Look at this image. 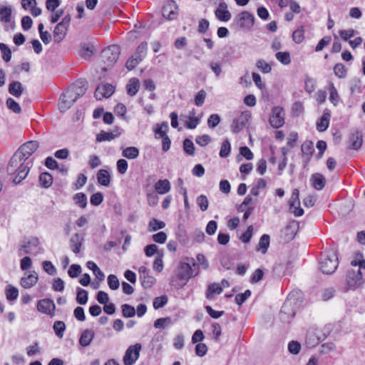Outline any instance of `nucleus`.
<instances>
[{"instance_id": "obj_1", "label": "nucleus", "mask_w": 365, "mask_h": 365, "mask_svg": "<svg viewBox=\"0 0 365 365\" xmlns=\"http://www.w3.org/2000/svg\"><path fill=\"white\" fill-rule=\"evenodd\" d=\"M29 162L21 159L19 154L14 153L10 159L6 171L10 175H15L13 182L15 185L19 184L28 175L30 170Z\"/></svg>"}, {"instance_id": "obj_2", "label": "nucleus", "mask_w": 365, "mask_h": 365, "mask_svg": "<svg viewBox=\"0 0 365 365\" xmlns=\"http://www.w3.org/2000/svg\"><path fill=\"white\" fill-rule=\"evenodd\" d=\"M298 294H299L298 292H291L284 302L279 314V319L283 323L289 324L294 317L297 309L302 302L297 297Z\"/></svg>"}, {"instance_id": "obj_3", "label": "nucleus", "mask_w": 365, "mask_h": 365, "mask_svg": "<svg viewBox=\"0 0 365 365\" xmlns=\"http://www.w3.org/2000/svg\"><path fill=\"white\" fill-rule=\"evenodd\" d=\"M319 265L320 269L324 274L334 273L339 265L336 251L334 249H329L322 253Z\"/></svg>"}, {"instance_id": "obj_4", "label": "nucleus", "mask_w": 365, "mask_h": 365, "mask_svg": "<svg viewBox=\"0 0 365 365\" xmlns=\"http://www.w3.org/2000/svg\"><path fill=\"white\" fill-rule=\"evenodd\" d=\"M234 24L238 29L250 30L255 24V16L250 12L244 11L235 17Z\"/></svg>"}, {"instance_id": "obj_5", "label": "nucleus", "mask_w": 365, "mask_h": 365, "mask_svg": "<svg viewBox=\"0 0 365 365\" xmlns=\"http://www.w3.org/2000/svg\"><path fill=\"white\" fill-rule=\"evenodd\" d=\"M198 265L193 259H188V262H181L180 264V276L182 279H189L197 274Z\"/></svg>"}, {"instance_id": "obj_6", "label": "nucleus", "mask_w": 365, "mask_h": 365, "mask_svg": "<svg viewBox=\"0 0 365 365\" xmlns=\"http://www.w3.org/2000/svg\"><path fill=\"white\" fill-rule=\"evenodd\" d=\"M120 50L117 45H110L102 51L101 56L104 63L108 66H113L119 58Z\"/></svg>"}, {"instance_id": "obj_7", "label": "nucleus", "mask_w": 365, "mask_h": 365, "mask_svg": "<svg viewBox=\"0 0 365 365\" xmlns=\"http://www.w3.org/2000/svg\"><path fill=\"white\" fill-rule=\"evenodd\" d=\"M78 96L71 89H67L60 97L58 108L61 112H65L77 101Z\"/></svg>"}, {"instance_id": "obj_8", "label": "nucleus", "mask_w": 365, "mask_h": 365, "mask_svg": "<svg viewBox=\"0 0 365 365\" xmlns=\"http://www.w3.org/2000/svg\"><path fill=\"white\" fill-rule=\"evenodd\" d=\"M346 283L351 289H356L360 287L364 284L361 270H349L346 274Z\"/></svg>"}, {"instance_id": "obj_9", "label": "nucleus", "mask_w": 365, "mask_h": 365, "mask_svg": "<svg viewBox=\"0 0 365 365\" xmlns=\"http://www.w3.org/2000/svg\"><path fill=\"white\" fill-rule=\"evenodd\" d=\"M38 146L39 143L38 141H29L21 145L15 153L19 154V156H20L21 159L26 161L29 157L38 149Z\"/></svg>"}, {"instance_id": "obj_10", "label": "nucleus", "mask_w": 365, "mask_h": 365, "mask_svg": "<svg viewBox=\"0 0 365 365\" xmlns=\"http://www.w3.org/2000/svg\"><path fill=\"white\" fill-rule=\"evenodd\" d=\"M141 348L142 346L139 343L130 346L123 356L124 365L134 364L140 356Z\"/></svg>"}, {"instance_id": "obj_11", "label": "nucleus", "mask_w": 365, "mask_h": 365, "mask_svg": "<svg viewBox=\"0 0 365 365\" xmlns=\"http://www.w3.org/2000/svg\"><path fill=\"white\" fill-rule=\"evenodd\" d=\"M284 110L282 107L273 108L272 115L269 117L271 125L275 128L282 127L284 123Z\"/></svg>"}, {"instance_id": "obj_12", "label": "nucleus", "mask_w": 365, "mask_h": 365, "mask_svg": "<svg viewBox=\"0 0 365 365\" xmlns=\"http://www.w3.org/2000/svg\"><path fill=\"white\" fill-rule=\"evenodd\" d=\"M250 117L251 114L249 111L242 112L237 118L233 120L230 126L231 130L234 133L240 132L249 121Z\"/></svg>"}, {"instance_id": "obj_13", "label": "nucleus", "mask_w": 365, "mask_h": 365, "mask_svg": "<svg viewBox=\"0 0 365 365\" xmlns=\"http://www.w3.org/2000/svg\"><path fill=\"white\" fill-rule=\"evenodd\" d=\"M178 6L173 0H169L163 7V16L169 21L177 19L178 16Z\"/></svg>"}, {"instance_id": "obj_14", "label": "nucleus", "mask_w": 365, "mask_h": 365, "mask_svg": "<svg viewBox=\"0 0 365 365\" xmlns=\"http://www.w3.org/2000/svg\"><path fill=\"white\" fill-rule=\"evenodd\" d=\"M56 305L51 299L46 298L38 301L37 310L51 317L55 315Z\"/></svg>"}, {"instance_id": "obj_15", "label": "nucleus", "mask_w": 365, "mask_h": 365, "mask_svg": "<svg viewBox=\"0 0 365 365\" xmlns=\"http://www.w3.org/2000/svg\"><path fill=\"white\" fill-rule=\"evenodd\" d=\"M114 92V87L110 83L100 84L96 88L94 96L97 100L110 97Z\"/></svg>"}, {"instance_id": "obj_16", "label": "nucleus", "mask_w": 365, "mask_h": 365, "mask_svg": "<svg viewBox=\"0 0 365 365\" xmlns=\"http://www.w3.org/2000/svg\"><path fill=\"white\" fill-rule=\"evenodd\" d=\"M227 5L225 1L220 3L219 8H217L215 11V14L219 20L222 21H227L230 19L231 14L228 10H227Z\"/></svg>"}, {"instance_id": "obj_17", "label": "nucleus", "mask_w": 365, "mask_h": 365, "mask_svg": "<svg viewBox=\"0 0 365 365\" xmlns=\"http://www.w3.org/2000/svg\"><path fill=\"white\" fill-rule=\"evenodd\" d=\"M349 148L359 150L363 143V135L359 130L351 133L349 136Z\"/></svg>"}, {"instance_id": "obj_18", "label": "nucleus", "mask_w": 365, "mask_h": 365, "mask_svg": "<svg viewBox=\"0 0 365 365\" xmlns=\"http://www.w3.org/2000/svg\"><path fill=\"white\" fill-rule=\"evenodd\" d=\"M83 241V237L78 233H76L70 239V247L75 254H78L81 252Z\"/></svg>"}, {"instance_id": "obj_19", "label": "nucleus", "mask_w": 365, "mask_h": 365, "mask_svg": "<svg viewBox=\"0 0 365 365\" xmlns=\"http://www.w3.org/2000/svg\"><path fill=\"white\" fill-rule=\"evenodd\" d=\"M155 191L157 194L164 195L168 193L170 189L171 185L168 180H159L154 185Z\"/></svg>"}, {"instance_id": "obj_20", "label": "nucleus", "mask_w": 365, "mask_h": 365, "mask_svg": "<svg viewBox=\"0 0 365 365\" xmlns=\"http://www.w3.org/2000/svg\"><path fill=\"white\" fill-rule=\"evenodd\" d=\"M38 274L36 272L30 273L26 277H24L21 279V285L25 289H29L34 287L38 282Z\"/></svg>"}, {"instance_id": "obj_21", "label": "nucleus", "mask_w": 365, "mask_h": 365, "mask_svg": "<svg viewBox=\"0 0 365 365\" xmlns=\"http://www.w3.org/2000/svg\"><path fill=\"white\" fill-rule=\"evenodd\" d=\"M95 336V332L92 329H85L79 338V344L81 346L86 347L91 344Z\"/></svg>"}, {"instance_id": "obj_22", "label": "nucleus", "mask_w": 365, "mask_h": 365, "mask_svg": "<svg viewBox=\"0 0 365 365\" xmlns=\"http://www.w3.org/2000/svg\"><path fill=\"white\" fill-rule=\"evenodd\" d=\"M38 245V240L37 238H34L31 241H23L19 247L18 249V255L19 256H23L26 254L31 253L30 247L34 245L36 247Z\"/></svg>"}, {"instance_id": "obj_23", "label": "nucleus", "mask_w": 365, "mask_h": 365, "mask_svg": "<svg viewBox=\"0 0 365 365\" xmlns=\"http://www.w3.org/2000/svg\"><path fill=\"white\" fill-rule=\"evenodd\" d=\"M98 182L105 187H108L110 184L111 175L107 170L101 169L97 173Z\"/></svg>"}, {"instance_id": "obj_24", "label": "nucleus", "mask_w": 365, "mask_h": 365, "mask_svg": "<svg viewBox=\"0 0 365 365\" xmlns=\"http://www.w3.org/2000/svg\"><path fill=\"white\" fill-rule=\"evenodd\" d=\"M68 29L60 24H57L53 30V41L56 43L61 42L66 36Z\"/></svg>"}, {"instance_id": "obj_25", "label": "nucleus", "mask_w": 365, "mask_h": 365, "mask_svg": "<svg viewBox=\"0 0 365 365\" xmlns=\"http://www.w3.org/2000/svg\"><path fill=\"white\" fill-rule=\"evenodd\" d=\"M311 181L313 187L317 190H322L326 184L325 178L320 173L313 174L311 177Z\"/></svg>"}, {"instance_id": "obj_26", "label": "nucleus", "mask_w": 365, "mask_h": 365, "mask_svg": "<svg viewBox=\"0 0 365 365\" xmlns=\"http://www.w3.org/2000/svg\"><path fill=\"white\" fill-rule=\"evenodd\" d=\"M24 89L19 81H13L9 86V93L16 98H19L22 95Z\"/></svg>"}, {"instance_id": "obj_27", "label": "nucleus", "mask_w": 365, "mask_h": 365, "mask_svg": "<svg viewBox=\"0 0 365 365\" xmlns=\"http://www.w3.org/2000/svg\"><path fill=\"white\" fill-rule=\"evenodd\" d=\"M222 292V287L217 283H212L208 285L205 297L207 299L212 300L214 298V294H220Z\"/></svg>"}, {"instance_id": "obj_28", "label": "nucleus", "mask_w": 365, "mask_h": 365, "mask_svg": "<svg viewBox=\"0 0 365 365\" xmlns=\"http://www.w3.org/2000/svg\"><path fill=\"white\" fill-rule=\"evenodd\" d=\"M331 115L329 113L324 112L320 120L317 123V129L319 132L325 131L329 125Z\"/></svg>"}, {"instance_id": "obj_29", "label": "nucleus", "mask_w": 365, "mask_h": 365, "mask_svg": "<svg viewBox=\"0 0 365 365\" xmlns=\"http://www.w3.org/2000/svg\"><path fill=\"white\" fill-rule=\"evenodd\" d=\"M140 154L139 149L134 146L127 147L123 150L122 155L129 160L136 159Z\"/></svg>"}, {"instance_id": "obj_30", "label": "nucleus", "mask_w": 365, "mask_h": 365, "mask_svg": "<svg viewBox=\"0 0 365 365\" xmlns=\"http://www.w3.org/2000/svg\"><path fill=\"white\" fill-rule=\"evenodd\" d=\"M12 9L10 6H4L0 8V21L9 23L11 21Z\"/></svg>"}, {"instance_id": "obj_31", "label": "nucleus", "mask_w": 365, "mask_h": 365, "mask_svg": "<svg viewBox=\"0 0 365 365\" xmlns=\"http://www.w3.org/2000/svg\"><path fill=\"white\" fill-rule=\"evenodd\" d=\"M127 93L130 96L136 95L139 90V81L138 78H133L130 79L127 86Z\"/></svg>"}, {"instance_id": "obj_32", "label": "nucleus", "mask_w": 365, "mask_h": 365, "mask_svg": "<svg viewBox=\"0 0 365 365\" xmlns=\"http://www.w3.org/2000/svg\"><path fill=\"white\" fill-rule=\"evenodd\" d=\"M39 183L41 187L48 188L53 183L52 175L47 172L42 173L39 175Z\"/></svg>"}, {"instance_id": "obj_33", "label": "nucleus", "mask_w": 365, "mask_h": 365, "mask_svg": "<svg viewBox=\"0 0 365 365\" xmlns=\"http://www.w3.org/2000/svg\"><path fill=\"white\" fill-rule=\"evenodd\" d=\"M120 133L115 134L113 132H106V131H101L99 134L96 136V141L97 142H103V141H110L113 140L115 138L119 136Z\"/></svg>"}, {"instance_id": "obj_34", "label": "nucleus", "mask_w": 365, "mask_h": 365, "mask_svg": "<svg viewBox=\"0 0 365 365\" xmlns=\"http://www.w3.org/2000/svg\"><path fill=\"white\" fill-rule=\"evenodd\" d=\"M301 150L304 155L310 158L314 152L313 142L311 140L304 141L301 146Z\"/></svg>"}, {"instance_id": "obj_35", "label": "nucleus", "mask_w": 365, "mask_h": 365, "mask_svg": "<svg viewBox=\"0 0 365 365\" xmlns=\"http://www.w3.org/2000/svg\"><path fill=\"white\" fill-rule=\"evenodd\" d=\"M269 235L267 234H264L259 240L257 250H261L262 253H266L267 251V249L269 246Z\"/></svg>"}, {"instance_id": "obj_36", "label": "nucleus", "mask_w": 365, "mask_h": 365, "mask_svg": "<svg viewBox=\"0 0 365 365\" xmlns=\"http://www.w3.org/2000/svg\"><path fill=\"white\" fill-rule=\"evenodd\" d=\"M340 98L333 83H329V101L334 106H337Z\"/></svg>"}, {"instance_id": "obj_37", "label": "nucleus", "mask_w": 365, "mask_h": 365, "mask_svg": "<svg viewBox=\"0 0 365 365\" xmlns=\"http://www.w3.org/2000/svg\"><path fill=\"white\" fill-rule=\"evenodd\" d=\"M165 227V223L158 219L153 218L148 223V230L150 232H155Z\"/></svg>"}, {"instance_id": "obj_38", "label": "nucleus", "mask_w": 365, "mask_h": 365, "mask_svg": "<svg viewBox=\"0 0 365 365\" xmlns=\"http://www.w3.org/2000/svg\"><path fill=\"white\" fill-rule=\"evenodd\" d=\"M297 227V224L294 222H290L285 227L284 232L287 240H291L294 238L296 235Z\"/></svg>"}, {"instance_id": "obj_39", "label": "nucleus", "mask_w": 365, "mask_h": 365, "mask_svg": "<svg viewBox=\"0 0 365 365\" xmlns=\"http://www.w3.org/2000/svg\"><path fill=\"white\" fill-rule=\"evenodd\" d=\"M168 123L167 121H164L155 130V135L156 138H163L167 135V131L168 130Z\"/></svg>"}, {"instance_id": "obj_40", "label": "nucleus", "mask_w": 365, "mask_h": 365, "mask_svg": "<svg viewBox=\"0 0 365 365\" xmlns=\"http://www.w3.org/2000/svg\"><path fill=\"white\" fill-rule=\"evenodd\" d=\"M53 329L56 335L58 338L61 339L63 336L64 331L66 330V324L62 321H56L53 324Z\"/></svg>"}, {"instance_id": "obj_41", "label": "nucleus", "mask_w": 365, "mask_h": 365, "mask_svg": "<svg viewBox=\"0 0 365 365\" xmlns=\"http://www.w3.org/2000/svg\"><path fill=\"white\" fill-rule=\"evenodd\" d=\"M231 151V145L228 139H225L223 140L220 150V156L221 158H227L230 155Z\"/></svg>"}, {"instance_id": "obj_42", "label": "nucleus", "mask_w": 365, "mask_h": 365, "mask_svg": "<svg viewBox=\"0 0 365 365\" xmlns=\"http://www.w3.org/2000/svg\"><path fill=\"white\" fill-rule=\"evenodd\" d=\"M292 39L296 43H301L304 39V29L301 26L292 34Z\"/></svg>"}, {"instance_id": "obj_43", "label": "nucleus", "mask_w": 365, "mask_h": 365, "mask_svg": "<svg viewBox=\"0 0 365 365\" xmlns=\"http://www.w3.org/2000/svg\"><path fill=\"white\" fill-rule=\"evenodd\" d=\"M140 282L142 286L145 289L150 288L155 282V279L148 274L140 276Z\"/></svg>"}, {"instance_id": "obj_44", "label": "nucleus", "mask_w": 365, "mask_h": 365, "mask_svg": "<svg viewBox=\"0 0 365 365\" xmlns=\"http://www.w3.org/2000/svg\"><path fill=\"white\" fill-rule=\"evenodd\" d=\"M276 58L282 64L288 65L291 63L290 54L288 51H279L275 54Z\"/></svg>"}, {"instance_id": "obj_45", "label": "nucleus", "mask_w": 365, "mask_h": 365, "mask_svg": "<svg viewBox=\"0 0 365 365\" xmlns=\"http://www.w3.org/2000/svg\"><path fill=\"white\" fill-rule=\"evenodd\" d=\"M88 292L83 289L78 287L76 302L80 304H86L88 302Z\"/></svg>"}, {"instance_id": "obj_46", "label": "nucleus", "mask_w": 365, "mask_h": 365, "mask_svg": "<svg viewBox=\"0 0 365 365\" xmlns=\"http://www.w3.org/2000/svg\"><path fill=\"white\" fill-rule=\"evenodd\" d=\"M334 74L339 78H344L347 74L345 66L341 63H336L334 67Z\"/></svg>"}, {"instance_id": "obj_47", "label": "nucleus", "mask_w": 365, "mask_h": 365, "mask_svg": "<svg viewBox=\"0 0 365 365\" xmlns=\"http://www.w3.org/2000/svg\"><path fill=\"white\" fill-rule=\"evenodd\" d=\"M19 296L18 289L12 285H8L6 288V297L9 301H13L17 299Z\"/></svg>"}, {"instance_id": "obj_48", "label": "nucleus", "mask_w": 365, "mask_h": 365, "mask_svg": "<svg viewBox=\"0 0 365 365\" xmlns=\"http://www.w3.org/2000/svg\"><path fill=\"white\" fill-rule=\"evenodd\" d=\"M122 314L125 318H130L135 315V308L128 304H124L121 306Z\"/></svg>"}, {"instance_id": "obj_49", "label": "nucleus", "mask_w": 365, "mask_h": 365, "mask_svg": "<svg viewBox=\"0 0 365 365\" xmlns=\"http://www.w3.org/2000/svg\"><path fill=\"white\" fill-rule=\"evenodd\" d=\"M73 200L80 207L85 208L87 205V197L83 192L76 193L73 196Z\"/></svg>"}, {"instance_id": "obj_50", "label": "nucleus", "mask_w": 365, "mask_h": 365, "mask_svg": "<svg viewBox=\"0 0 365 365\" xmlns=\"http://www.w3.org/2000/svg\"><path fill=\"white\" fill-rule=\"evenodd\" d=\"M148 44L146 42H142L137 48L136 51L134 54L140 61L145 56L147 53Z\"/></svg>"}, {"instance_id": "obj_51", "label": "nucleus", "mask_w": 365, "mask_h": 365, "mask_svg": "<svg viewBox=\"0 0 365 365\" xmlns=\"http://www.w3.org/2000/svg\"><path fill=\"white\" fill-rule=\"evenodd\" d=\"M0 51L2 53V58L4 61L9 62L11 58V49L4 43H0Z\"/></svg>"}, {"instance_id": "obj_52", "label": "nucleus", "mask_w": 365, "mask_h": 365, "mask_svg": "<svg viewBox=\"0 0 365 365\" xmlns=\"http://www.w3.org/2000/svg\"><path fill=\"white\" fill-rule=\"evenodd\" d=\"M183 150L185 153L190 155H193L195 154V145L192 141L188 138H186L183 141Z\"/></svg>"}, {"instance_id": "obj_53", "label": "nucleus", "mask_w": 365, "mask_h": 365, "mask_svg": "<svg viewBox=\"0 0 365 365\" xmlns=\"http://www.w3.org/2000/svg\"><path fill=\"white\" fill-rule=\"evenodd\" d=\"M172 324L170 317L159 318L154 322V327L156 329H164L167 325Z\"/></svg>"}, {"instance_id": "obj_54", "label": "nucleus", "mask_w": 365, "mask_h": 365, "mask_svg": "<svg viewBox=\"0 0 365 365\" xmlns=\"http://www.w3.org/2000/svg\"><path fill=\"white\" fill-rule=\"evenodd\" d=\"M196 202L202 211H205L208 208L209 201L205 195H200L197 197Z\"/></svg>"}, {"instance_id": "obj_55", "label": "nucleus", "mask_w": 365, "mask_h": 365, "mask_svg": "<svg viewBox=\"0 0 365 365\" xmlns=\"http://www.w3.org/2000/svg\"><path fill=\"white\" fill-rule=\"evenodd\" d=\"M6 106L15 113L19 114L21 112V108L19 104L11 98H9L6 100Z\"/></svg>"}, {"instance_id": "obj_56", "label": "nucleus", "mask_w": 365, "mask_h": 365, "mask_svg": "<svg viewBox=\"0 0 365 365\" xmlns=\"http://www.w3.org/2000/svg\"><path fill=\"white\" fill-rule=\"evenodd\" d=\"M256 66L264 73H268L272 71L271 66L263 59L258 60L256 63Z\"/></svg>"}, {"instance_id": "obj_57", "label": "nucleus", "mask_w": 365, "mask_h": 365, "mask_svg": "<svg viewBox=\"0 0 365 365\" xmlns=\"http://www.w3.org/2000/svg\"><path fill=\"white\" fill-rule=\"evenodd\" d=\"M251 291L247 289L244 293L237 294L235 299V302L240 306L242 305L251 296Z\"/></svg>"}, {"instance_id": "obj_58", "label": "nucleus", "mask_w": 365, "mask_h": 365, "mask_svg": "<svg viewBox=\"0 0 365 365\" xmlns=\"http://www.w3.org/2000/svg\"><path fill=\"white\" fill-rule=\"evenodd\" d=\"M43 270L49 275L53 276L56 274V269L51 261H43L42 262Z\"/></svg>"}, {"instance_id": "obj_59", "label": "nucleus", "mask_w": 365, "mask_h": 365, "mask_svg": "<svg viewBox=\"0 0 365 365\" xmlns=\"http://www.w3.org/2000/svg\"><path fill=\"white\" fill-rule=\"evenodd\" d=\"M146 199L148 201V205L150 207H155L158 203V196L156 192H148L146 194Z\"/></svg>"}, {"instance_id": "obj_60", "label": "nucleus", "mask_w": 365, "mask_h": 365, "mask_svg": "<svg viewBox=\"0 0 365 365\" xmlns=\"http://www.w3.org/2000/svg\"><path fill=\"white\" fill-rule=\"evenodd\" d=\"M108 284L110 289L116 290L119 288V281L115 274H110L108 277Z\"/></svg>"}, {"instance_id": "obj_61", "label": "nucleus", "mask_w": 365, "mask_h": 365, "mask_svg": "<svg viewBox=\"0 0 365 365\" xmlns=\"http://www.w3.org/2000/svg\"><path fill=\"white\" fill-rule=\"evenodd\" d=\"M168 302V298L166 296H161L155 297L153 300V307L155 309L163 307Z\"/></svg>"}, {"instance_id": "obj_62", "label": "nucleus", "mask_w": 365, "mask_h": 365, "mask_svg": "<svg viewBox=\"0 0 365 365\" xmlns=\"http://www.w3.org/2000/svg\"><path fill=\"white\" fill-rule=\"evenodd\" d=\"M116 167L118 172L120 174L123 175L128 170V164L125 159H119L116 163Z\"/></svg>"}, {"instance_id": "obj_63", "label": "nucleus", "mask_w": 365, "mask_h": 365, "mask_svg": "<svg viewBox=\"0 0 365 365\" xmlns=\"http://www.w3.org/2000/svg\"><path fill=\"white\" fill-rule=\"evenodd\" d=\"M207 93L205 90L202 89L197 93L195 96V103L197 106H201L205 102Z\"/></svg>"}, {"instance_id": "obj_64", "label": "nucleus", "mask_w": 365, "mask_h": 365, "mask_svg": "<svg viewBox=\"0 0 365 365\" xmlns=\"http://www.w3.org/2000/svg\"><path fill=\"white\" fill-rule=\"evenodd\" d=\"M81 273V267L79 264H73L71 265V267L68 271V274L69 277L71 278L77 277L78 276L80 275Z\"/></svg>"}]
</instances>
